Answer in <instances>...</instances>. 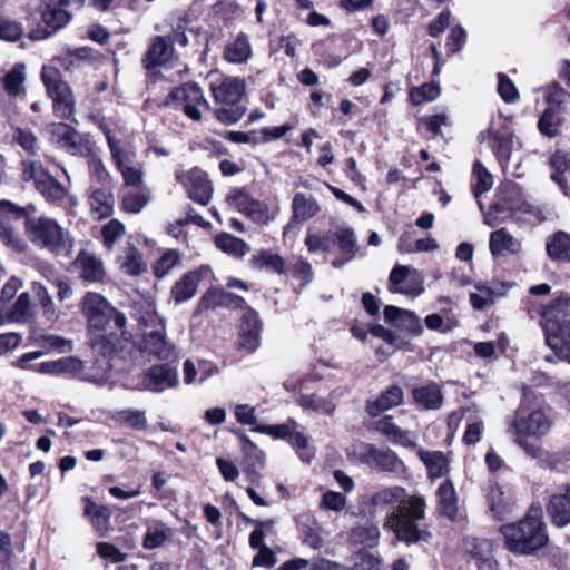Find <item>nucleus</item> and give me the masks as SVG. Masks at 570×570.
Listing matches in <instances>:
<instances>
[{"instance_id": "4", "label": "nucleus", "mask_w": 570, "mask_h": 570, "mask_svg": "<svg viewBox=\"0 0 570 570\" xmlns=\"http://www.w3.org/2000/svg\"><path fill=\"white\" fill-rule=\"evenodd\" d=\"M24 232L29 240L40 249L57 256H69L72 253V235L55 218L45 215L28 216L24 220Z\"/></svg>"}, {"instance_id": "34", "label": "nucleus", "mask_w": 570, "mask_h": 570, "mask_svg": "<svg viewBox=\"0 0 570 570\" xmlns=\"http://www.w3.org/2000/svg\"><path fill=\"white\" fill-rule=\"evenodd\" d=\"M490 250L492 255L517 254L521 249V243L504 228L494 230L490 235Z\"/></svg>"}, {"instance_id": "30", "label": "nucleus", "mask_w": 570, "mask_h": 570, "mask_svg": "<svg viewBox=\"0 0 570 570\" xmlns=\"http://www.w3.org/2000/svg\"><path fill=\"white\" fill-rule=\"evenodd\" d=\"M485 135H488L489 138L491 139V147L497 156V159H498L500 166L502 168L507 167L510 161L512 149H513L512 135L511 134L500 135L498 132H494L492 130V128H489L487 130V132H482L480 135V139L484 140Z\"/></svg>"}, {"instance_id": "12", "label": "nucleus", "mask_w": 570, "mask_h": 570, "mask_svg": "<svg viewBox=\"0 0 570 570\" xmlns=\"http://www.w3.org/2000/svg\"><path fill=\"white\" fill-rule=\"evenodd\" d=\"M358 455L363 463L372 469L386 473H403L404 462L391 449H379L373 444L362 443L358 446Z\"/></svg>"}, {"instance_id": "35", "label": "nucleus", "mask_w": 570, "mask_h": 570, "mask_svg": "<svg viewBox=\"0 0 570 570\" xmlns=\"http://www.w3.org/2000/svg\"><path fill=\"white\" fill-rule=\"evenodd\" d=\"M173 530L160 520L149 521L144 535L142 546L145 549L154 550L161 547L170 537Z\"/></svg>"}, {"instance_id": "45", "label": "nucleus", "mask_w": 570, "mask_h": 570, "mask_svg": "<svg viewBox=\"0 0 570 570\" xmlns=\"http://www.w3.org/2000/svg\"><path fill=\"white\" fill-rule=\"evenodd\" d=\"M85 514L91 519L94 528L100 535H104L110 528L111 511L106 505H98L87 500Z\"/></svg>"}, {"instance_id": "38", "label": "nucleus", "mask_w": 570, "mask_h": 570, "mask_svg": "<svg viewBox=\"0 0 570 570\" xmlns=\"http://www.w3.org/2000/svg\"><path fill=\"white\" fill-rule=\"evenodd\" d=\"M487 500L490 511L498 520H503L512 512V503L509 502L502 488L498 484H489Z\"/></svg>"}, {"instance_id": "15", "label": "nucleus", "mask_w": 570, "mask_h": 570, "mask_svg": "<svg viewBox=\"0 0 570 570\" xmlns=\"http://www.w3.org/2000/svg\"><path fill=\"white\" fill-rule=\"evenodd\" d=\"M4 214L14 215L17 218L24 214V209L11 202H0V239L3 244L17 253H23L28 245L26 240L14 230L10 218Z\"/></svg>"}, {"instance_id": "59", "label": "nucleus", "mask_w": 570, "mask_h": 570, "mask_svg": "<svg viewBox=\"0 0 570 570\" xmlns=\"http://www.w3.org/2000/svg\"><path fill=\"white\" fill-rule=\"evenodd\" d=\"M30 315V296L28 293H22L19 295L18 299L14 302L12 308L7 314V321L19 323L26 322Z\"/></svg>"}, {"instance_id": "53", "label": "nucleus", "mask_w": 570, "mask_h": 570, "mask_svg": "<svg viewBox=\"0 0 570 570\" xmlns=\"http://www.w3.org/2000/svg\"><path fill=\"white\" fill-rule=\"evenodd\" d=\"M127 186L139 187L142 184L144 173L138 166H134L128 156L116 164Z\"/></svg>"}, {"instance_id": "54", "label": "nucleus", "mask_w": 570, "mask_h": 570, "mask_svg": "<svg viewBox=\"0 0 570 570\" xmlns=\"http://www.w3.org/2000/svg\"><path fill=\"white\" fill-rule=\"evenodd\" d=\"M181 262L178 250H167L153 266L154 274L157 278L165 277L170 271L179 266Z\"/></svg>"}, {"instance_id": "44", "label": "nucleus", "mask_w": 570, "mask_h": 570, "mask_svg": "<svg viewBox=\"0 0 570 570\" xmlns=\"http://www.w3.org/2000/svg\"><path fill=\"white\" fill-rule=\"evenodd\" d=\"M252 57V47L248 38L239 33L225 49V59L233 63H245Z\"/></svg>"}, {"instance_id": "43", "label": "nucleus", "mask_w": 570, "mask_h": 570, "mask_svg": "<svg viewBox=\"0 0 570 570\" xmlns=\"http://www.w3.org/2000/svg\"><path fill=\"white\" fill-rule=\"evenodd\" d=\"M151 200V191L147 187L129 190L124 194L121 209L130 214H139Z\"/></svg>"}, {"instance_id": "2", "label": "nucleus", "mask_w": 570, "mask_h": 570, "mask_svg": "<svg viewBox=\"0 0 570 570\" xmlns=\"http://www.w3.org/2000/svg\"><path fill=\"white\" fill-rule=\"evenodd\" d=\"M507 549L519 556H531L548 544L549 537L540 507L532 505L517 522L500 527Z\"/></svg>"}, {"instance_id": "41", "label": "nucleus", "mask_w": 570, "mask_h": 570, "mask_svg": "<svg viewBox=\"0 0 570 570\" xmlns=\"http://www.w3.org/2000/svg\"><path fill=\"white\" fill-rule=\"evenodd\" d=\"M562 122L561 110L556 107H548L539 117L538 130L544 137L554 138L560 134Z\"/></svg>"}, {"instance_id": "13", "label": "nucleus", "mask_w": 570, "mask_h": 570, "mask_svg": "<svg viewBox=\"0 0 570 570\" xmlns=\"http://www.w3.org/2000/svg\"><path fill=\"white\" fill-rule=\"evenodd\" d=\"M226 203L255 223L269 220L268 206L253 197L245 188L230 190L226 196Z\"/></svg>"}, {"instance_id": "17", "label": "nucleus", "mask_w": 570, "mask_h": 570, "mask_svg": "<svg viewBox=\"0 0 570 570\" xmlns=\"http://www.w3.org/2000/svg\"><path fill=\"white\" fill-rule=\"evenodd\" d=\"M142 390L161 393L168 389H175L179 384L178 372L168 364L153 365L146 371L142 379Z\"/></svg>"}, {"instance_id": "21", "label": "nucleus", "mask_w": 570, "mask_h": 570, "mask_svg": "<svg viewBox=\"0 0 570 570\" xmlns=\"http://www.w3.org/2000/svg\"><path fill=\"white\" fill-rule=\"evenodd\" d=\"M261 322L258 313L250 307L245 308L242 316L239 346L254 351L258 346Z\"/></svg>"}, {"instance_id": "11", "label": "nucleus", "mask_w": 570, "mask_h": 570, "mask_svg": "<svg viewBox=\"0 0 570 570\" xmlns=\"http://www.w3.org/2000/svg\"><path fill=\"white\" fill-rule=\"evenodd\" d=\"M389 291L407 297H417L424 293V275L407 265H395L389 276Z\"/></svg>"}, {"instance_id": "50", "label": "nucleus", "mask_w": 570, "mask_h": 570, "mask_svg": "<svg viewBox=\"0 0 570 570\" xmlns=\"http://www.w3.org/2000/svg\"><path fill=\"white\" fill-rule=\"evenodd\" d=\"M476 293L470 294V302L474 309L481 311L494 303V297L501 295L497 286H491L487 282L475 284Z\"/></svg>"}, {"instance_id": "1", "label": "nucleus", "mask_w": 570, "mask_h": 570, "mask_svg": "<svg viewBox=\"0 0 570 570\" xmlns=\"http://www.w3.org/2000/svg\"><path fill=\"white\" fill-rule=\"evenodd\" d=\"M426 503L421 495H407L401 485L383 487L371 494L367 501L368 514L389 511L383 527L393 531L400 541L409 544L428 541L431 533L421 527L425 519Z\"/></svg>"}, {"instance_id": "5", "label": "nucleus", "mask_w": 570, "mask_h": 570, "mask_svg": "<svg viewBox=\"0 0 570 570\" xmlns=\"http://www.w3.org/2000/svg\"><path fill=\"white\" fill-rule=\"evenodd\" d=\"M210 92L216 105L215 118L224 125H233L243 118L245 109L238 106L245 94V81L237 77H224L210 82Z\"/></svg>"}, {"instance_id": "55", "label": "nucleus", "mask_w": 570, "mask_h": 570, "mask_svg": "<svg viewBox=\"0 0 570 570\" xmlns=\"http://www.w3.org/2000/svg\"><path fill=\"white\" fill-rule=\"evenodd\" d=\"M32 291L38 299L39 305L42 308L43 316L48 321L58 320L59 315L56 311L55 304L47 288L39 283H35L32 286Z\"/></svg>"}, {"instance_id": "58", "label": "nucleus", "mask_w": 570, "mask_h": 570, "mask_svg": "<svg viewBox=\"0 0 570 570\" xmlns=\"http://www.w3.org/2000/svg\"><path fill=\"white\" fill-rule=\"evenodd\" d=\"M440 87L435 83H423L419 88H413L410 91V100L413 105L417 106L423 102L433 101L440 96Z\"/></svg>"}, {"instance_id": "60", "label": "nucleus", "mask_w": 570, "mask_h": 570, "mask_svg": "<svg viewBox=\"0 0 570 570\" xmlns=\"http://www.w3.org/2000/svg\"><path fill=\"white\" fill-rule=\"evenodd\" d=\"M48 174L42 165L33 160H23L21 163L20 177L23 181H33L35 187Z\"/></svg>"}, {"instance_id": "26", "label": "nucleus", "mask_w": 570, "mask_h": 570, "mask_svg": "<svg viewBox=\"0 0 570 570\" xmlns=\"http://www.w3.org/2000/svg\"><path fill=\"white\" fill-rule=\"evenodd\" d=\"M174 47L166 37L157 36L153 39L150 48L142 60L147 69L161 66L173 57Z\"/></svg>"}, {"instance_id": "48", "label": "nucleus", "mask_w": 570, "mask_h": 570, "mask_svg": "<svg viewBox=\"0 0 570 570\" xmlns=\"http://www.w3.org/2000/svg\"><path fill=\"white\" fill-rule=\"evenodd\" d=\"M36 189L50 203H59L67 196V189L49 171L38 183Z\"/></svg>"}, {"instance_id": "23", "label": "nucleus", "mask_w": 570, "mask_h": 570, "mask_svg": "<svg viewBox=\"0 0 570 570\" xmlns=\"http://www.w3.org/2000/svg\"><path fill=\"white\" fill-rule=\"evenodd\" d=\"M85 367L83 361L77 356H66L55 361L42 362L35 368L41 374L78 375Z\"/></svg>"}, {"instance_id": "28", "label": "nucleus", "mask_w": 570, "mask_h": 570, "mask_svg": "<svg viewBox=\"0 0 570 570\" xmlns=\"http://www.w3.org/2000/svg\"><path fill=\"white\" fill-rule=\"evenodd\" d=\"M547 511L554 525L564 527L570 523V487L564 493L551 497Z\"/></svg>"}, {"instance_id": "51", "label": "nucleus", "mask_w": 570, "mask_h": 570, "mask_svg": "<svg viewBox=\"0 0 570 570\" xmlns=\"http://www.w3.org/2000/svg\"><path fill=\"white\" fill-rule=\"evenodd\" d=\"M215 244L220 250L236 257L245 256L249 252L246 242L227 233L217 235Z\"/></svg>"}, {"instance_id": "63", "label": "nucleus", "mask_w": 570, "mask_h": 570, "mask_svg": "<svg viewBox=\"0 0 570 570\" xmlns=\"http://www.w3.org/2000/svg\"><path fill=\"white\" fill-rule=\"evenodd\" d=\"M498 92L508 104H513L519 99V91L514 83L503 73L498 75Z\"/></svg>"}, {"instance_id": "31", "label": "nucleus", "mask_w": 570, "mask_h": 570, "mask_svg": "<svg viewBox=\"0 0 570 570\" xmlns=\"http://www.w3.org/2000/svg\"><path fill=\"white\" fill-rule=\"evenodd\" d=\"M202 279V273L199 271H193L184 275L173 286L170 294L176 304H180L188 299H191L198 287V283Z\"/></svg>"}, {"instance_id": "22", "label": "nucleus", "mask_w": 570, "mask_h": 570, "mask_svg": "<svg viewBox=\"0 0 570 570\" xmlns=\"http://www.w3.org/2000/svg\"><path fill=\"white\" fill-rule=\"evenodd\" d=\"M384 318L393 326L411 334L417 335L422 332L420 318L411 311L387 305L384 308Z\"/></svg>"}, {"instance_id": "61", "label": "nucleus", "mask_w": 570, "mask_h": 570, "mask_svg": "<svg viewBox=\"0 0 570 570\" xmlns=\"http://www.w3.org/2000/svg\"><path fill=\"white\" fill-rule=\"evenodd\" d=\"M254 261L259 268H266L278 274L284 273L285 263L278 254L263 252Z\"/></svg>"}, {"instance_id": "64", "label": "nucleus", "mask_w": 570, "mask_h": 570, "mask_svg": "<svg viewBox=\"0 0 570 570\" xmlns=\"http://www.w3.org/2000/svg\"><path fill=\"white\" fill-rule=\"evenodd\" d=\"M542 90L544 91V99L549 107H556L561 110L567 96L564 89L558 83H551Z\"/></svg>"}, {"instance_id": "10", "label": "nucleus", "mask_w": 570, "mask_h": 570, "mask_svg": "<svg viewBox=\"0 0 570 570\" xmlns=\"http://www.w3.org/2000/svg\"><path fill=\"white\" fill-rule=\"evenodd\" d=\"M49 140L58 148L72 156H88L91 153L90 141L65 122H53L48 126Z\"/></svg>"}, {"instance_id": "52", "label": "nucleus", "mask_w": 570, "mask_h": 570, "mask_svg": "<svg viewBox=\"0 0 570 570\" xmlns=\"http://www.w3.org/2000/svg\"><path fill=\"white\" fill-rule=\"evenodd\" d=\"M24 65L18 63L2 78V85L10 97H17L24 92Z\"/></svg>"}, {"instance_id": "14", "label": "nucleus", "mask_w": 570, "mask_h": 570, "mask_svg": "<svg viewBox=\"0 0 570 570\" xmlns=\"http://www.w3.org/2000/svg\"><path fill=\"white\" fill-rule=\"evenodd\" d=\"M41 20L38 28L30 31L32 40H43L53 36L58 30L68 24L71 14L63 8L55 7L52 3H45L40 7Z\"/></svg>"}, {"instance_id": "56", "label": "nucleus", "mask_w": 570, "mask_h": 570, "mask_svg": "<svg viewBox=\"0 0 570 570\" xmlns=\"http://www.w3.org/2000/svg\"><path fill=\"white\" fill-rule=\"evenodd\" d=\"M126 228L118 219H110L101 228L104 245L108 249H112L115 244L125 236Z\"/></svg>"}, {"instance_id": "37", "label": "nucleus", "mask_w": 570, "mask_h": 570, "mask_svg": "<svg viewBox=\"0 0 570 570\" xmlns=\"http://www.w3.org/2000/svg\"><path fill=\"white\" fill-rule=\"evenodd\" d=\"M119 268L122 273L137 276L146 272V264L141 253L134 246L125 247L122 254L118 257Z\"/></svg>"}, {"instance_id": "40", "label": "nucleus", "mask_w": 570, "mask_h": 570, "mask_svg": "<svg viewBox=\"0 0 570 570\" xmlns=\"http://www.w3.org/2000/svg\"><path fill=\"white\" fill-rule=\"evenodd\" d=\"M412 395L419 405L426 410H436L442 405L443 396L438 384H428L412 390Z\"/></svg>"}, {"instance_id": "25", "label": "nucleus", "mask_w": 570, "mask_h": 570, "mask_svg": "<svg viewBox=\"0 0 570 570\" xmlns=\"http://www.w3.org/2000/svg\"><path fill=\"white\" fill-rule=\"evenodd\" d=\"M245 299L238 295L229 293L223 288H210L202 297L199 307L205 309L217 306L244 308Z\"/></svg>"}, {"instance_id": "16", "label": "nucleus", "mask_w": 570, "mask_h": 570, "mask_svg": "<svg viewBox=\"0 0 570 570\" xmlns=\"http://www.w3.org/2000/svg\"><path fill=\"white\" fill-rule=\"evenodd\" d=\"M177 180L186 188L189 197L206 206L209 204L213 194V186L207 174L198 168L176 175Z\"/></svg>"}, {"instance_id": "27", "label": "nucleus", "mask_w": 570, "mask_h": 570, "mask_svg": "<svg viewBox=\"0 0 570 570\" xmlns=\"http://www.w3.org/2000/svg\"><path fill=\"white\" fill-rule=\"evenodd\" d=\"M417 455L424 463L431 480L440 479L449 473L450 460L442 451L420 449Z\"/></svg>"}, {"instance_id": "47", "label": "nucleus", "mask_w": 570, "mask_h": 570, "mask_svg": "<svg viewBox=\"0 0 570 570\" xmlns=\"http://www.w3.org/2000/svg\"><path fill=\"white\" fill-rule=\"evenodd\" d=\"M297 403L303 410L320 412L328 416H332L336 409L331 397H323L317 394H302Z\"/></svg>"}, {"instance_id": "42", "label": "nucleus", "mask_w": 570, "mask_h": 570, "mask_svg": "<svg viewBox=\"0 0 570 570\" xmlns=\"http://www.w3.org/2000/svg\"><path fill=\"white\" fill-rule=\"evenodd\" d=\"M333 237L341 253L345 256V261H351L358 252V245L355 232L352 227L340 226L333 233Z\"/></svg>"}, {"instance_id": "29", "label": "nucleus", "mask_w": 570, "mask_h": 570, "mask_svg": "<svg viewBox=\"0 0 570 570\" xmlns=\"http://www.w3.org/2000/svg\"><path fill=\"white\" fill-rule=\"evenodd\" d=\"M544 335L547 345L554 351V356L570 363V320L563 322L559 330Z\"/></svg>"}, {"instance_id": "36", "label": "nucleus", "mask_w": 570, "mask_h": 570, "mask_svg": "<svg viewBox=\"0 0 570 570\" xmlns=\"http://www.w3.org/2000/svg\"><path fill=\"white\" fill-rule=\"evenodd\" d=\"M120 336L124 335L121 333L117 334L112 332V330L108 333L98 332L90 338V346L95 353L110 357L116 354L120 347Z\"/></svg>"}, {"instance_id": "62", "label": "nucleus", "mask_w": 570, "mask_h": 570, "mask_svg": "<svg viewBox=\"0 0 570 570\" xmlns=\"http://www.w3.org/2000/svg\"><path fill=\"white\" fill-rule=\"evenodd\" d=\"M33 341L49 350H58L60 352L71 351L72 342L58 335H37Z\"/></svg>"}, {"instance_id": "46", "label": "nucleus", "mask_w": 570, "mask_h": 570, "mask_svg": "<svg viewBox=\"0 0 570 570\" xmlns=\"http://www.w3.org/2000/svg\"><path fill=\"white\" fill-rule=\"evenodd\" d=\"M439 504L442 514L454 519L458 512L456 494L450 480H444L438 489Z\"/></svg>"}, {"instance_id": "33", "label": "nucleus", "mask_w": 570, "mask_h": 570, "mask_svg": "<svg viewBox=\"0 0 570 570\" xmlns=\"http://www.w3.org/2000/svg\"><path fill=\"white\" fill-rule=\"evenodd\" d=\"M88 204L91 213L97 218L109 217L114 212L115 198L114 195L104 188H91L88 196Z\"/></svg>"}, {"instance_id": "57", "label": "nucleus", "mask_w": 570, "mask_h": 570, "mask_svg": "<svg viewBox=\"0 0 570 570\" xmlns=\"http://www.w3.org/2000/svg\"><path fill=\"white\" fill-rule=\"evenodd\" d=\"M473 175L476 179L475 185L473 186V194L478 198L481 194L489 191L492 188L493 178L480 161L474 163Z\"/></svg>"}, {"instance_id": "49", "label": "nucleus", "mask_w": 570, "mask_h": 570, "mask_svg": "<svg viewBox=\"0 0 570 570\" xmlns=\"http://www.w3.org/2000/svg\"><path fill=\"white\" fill-rule=\"evenodd\" d=\"M112 419L130 429L144 431L147 429L148 420L146 411L137 409H124L116 411Z\"/></svg>"}, {"instance_id": "3", "label": "nucleus", "mask_w": 570, "mask_h": 570, "mask_svg": "<svg viewBox=\"0 0 570 570\" xmlns=\"http://www.w3.org/2000/svg\"><path fill=\"white\" fill-rule=\"evenodd\" d=\"M552 426V420L540 406H531L527 397L515 411L514 417L509 421L508 432L513 435L514 442L533 459H542L546 451L538 443L530 442L529 438L541 439Z\"/></svg>"}, {"instance_id": "39", "label": "nucleus", "mask_w": 570, "mask_h": 570, "mask_svg": "<svg viewBox=\"0 0 570 570\" xmlns=\"http://www.w3.org/2000/svg\"><path fill=\"white\" fill-rule=\"evenodd\" d=\"M546 249L553 261L570 262V235L559 230L547 239Z\"/></svg>"}, {"instance_id": "32", "label": "nucleus", "mask_w": 570, "mask_h": 570, "mask_svg": "<svg viewBox=\"0 0 570 570\" xmlns=\"http://www.w3.org/2000/svg\"><path fill=\"white\" fill-rule=\"evenodd\" d=\"M402 401V390L399 386H390L377 399L367 403L366 411L370 416L376 417L391 407L401 404Z\"/></svg>"}, {"instance_id": "8", "label": "nucleus", "mask_w": 570, "mask_h": 570, "mask_svg": "<svg viewBox=\"0 0 570 570\" xmlns=\"http://www.w3.org/2000/svg\"><path fill=\"white\" fill-rule=\"evenodd\" d=\"M41 79L53 101L56 116L61 119H69L75 112V98L69 85L62 80L60 71L55 67L45 66L41 71Z\"/></svg>"}, {"instance_id": "6", "label": "nucleus", "mask_w": 570, "mask_h": 570, "mask_svg": "<svg viewBox=\"0 0 570 570\" xmlns=\"http://www.w3.org/2000/svg\"><path fill=\"white\" fill-rule=\"evenodd\" d=\"M146 327H156L142 336L140 350L160 361H176L180 358L179 348L168 341L165 318L158 315L154 306L147 305L144 314L137 317Z\"/></svg>"}, {"instance_id": "20", "label": "nucleus", "mask_w": 570, "mask_h": 570, "mask_svg": "<svg viewBox=\"0 0 570 570\" xmlns=\"http://www.w3.org/2000/svg\"><path fill=\"white\" fill-rule=\"evenodd\" d=\"M291 207L293 215L291 222L284 228V234H286L294 225H302L321 212V206L317 200L303 193H296L294 195Z\"/></svg>"}, {"instance_id": "9", "label": "nucleus", "mask_w": 570, "mask_h": 570, "mask_svg": "<svg viewBox=\"0 0 570 570\" xmlns=\"http://www.w3.org/2000/svg\"><path fill=\"white\" fill-rule=\"evenodd\" d=\"M163 106L181 109L184 114L193 120H199L202 118L200 107L210 109L202 88L195 82H187L171 89L164 100Z\"/></svg>"}, {"instance_id": "7", "label": "nucleus", "mask_w": 570, "mask_h": 570, "mask_svg": "<svg viewBox=\"0 0 570 570\" xmlns=\"http://www.w3.org/2000/svg\"><path fill=\"white\" fill-rule=\"evenodd\" d=\"M82 312L91 332H102L117 328L126 335L127 317L112 307L100 294L88 292L82 299Z\"/></svg>"}, {"instance_id": "24", "label": "nucleus", "mask_w": 570, "mask_h": 570, "mask_svg": "<svg viewBox=\"0 0 570 570\" xmlns=\"http://www.w3.org/2000/svg\"><path fill=\"white\" fill-rule=\"evenodd\" d=\"M75 264L79 269L80 277L86 282H100L105 277L102 261L89 252H80Z\"/></svg>"}, {"instance_id": "18", "label": "nucleus", "mask_w": 570, "mask_h": 570, "mask_svg": "<svg viewBox=\"0 0 570 570\" xmlns=\"http://www.w3.org/2000/svg\"><path fill=\"white\" fill-rule=\"evenodd\" d=\"M570 313V297L562 295L556 298L551 304L543 307L541 313V325L544 334L559 330L563 322H568L567 316Z\"/></svg>"}, {"instance_id": "19", "label": "nucleus", "mask_w": 570, "mask_h": 570, "mask_svg": "<svg viewBox=\"0 0 570 570\" xmlns=\"http://www.w3.org/2000/svg\"><path fill=\"white\" fill-rule=\"evenodd\" d=\"M375 429L392 443L411 449L417 446V435L413 431L400 428L390 415L377 420Z\"/></svg>"}]
</instances>
